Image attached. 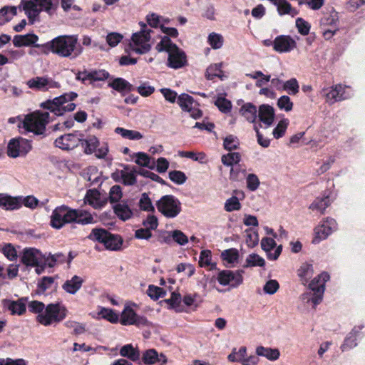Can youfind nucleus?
<instances>
[{
  "mask_svg": "<svg viewBox=\"0 0 365 365\" xmlns=\"http://www.w3.org/2000/svg\"><path fill=\"white\" fill-rule=\"evenodd\" d=\"M78 43L77 35H61L42 45H36V48L44 55L52 53L59 57L73 58L81 53Z\"/></svg>",
  "mask_w": 365,
  "mask_h": 365,
  "instance_id": "1",
  "label": "nucleus"
},
{
  "mask_svg": "<svg viewBox=\"0 0 365 365\" xmlns=\"http://www.w3.org/2000/svg\"><path fill=\"white\" fill-rule=\"evenodd\" d=\"M330 280V274L327 271H322L314 277L309 283L307 288L312 292H304L300 299L306 304H312L315 309L323 300L326 290V283Z\"/></svg>",
  "mask_w": 365,
  "mask_h": 365,
  "instance_id": "2",
  "label": "nucleus"
},
{
  "mask_svg": "<svg viewBox=\"0 0 365 365\" xmlns=\"http://www.w3.org/2000/svg\"><path fill=\"white\" fill-rule=\"evenodd\" d=\"M155 48L158 52L168 53V66L169 67L178 69L186 65L187 58L185 52L173 43L168 36H163L156 45Z\"/></svg>",
  "mask_w": 365,
  "mask_h": 365,
  "instance_id": "3",
  "label": "nucleus"
},
{
  "mask_svg": "<svg viewBox=\"0 0 365 365\" xmlns=\"http://www.w3.org/2000/svg\"><path fill=\"white\" fill-rule=\"evenodd\" d=\"M58 0H21L19 8L22 7L31 24L39 20L41 11L51 14L55 9Z\"/></svg>",
  "mask_w": 365,
  "mask_h": 365,
  "instance_id": "4",
  "label": "nucleus"
},
{
  "mask_svg": "<svg viewBox=\"0 0 365 365\" xmlns=\"http://www.w3.org/2000/svg\"><path fill=\"white\" fill-rule=\"evenodd\" d=\"M78 96L75 92L64 93L53 100H48L41 103L40 106L46 110H49L56 115L60 116L66 112L73 111L76 108V104L71 103Z\"/></svg>",
  "mask_w": 365,
  "mask_h": 365,
  "instance_id": "5",
  "label": "nucleus"
},
{
  "mask_svg": "<svg viewBox=\"0 0 365 365\" xmlns=\"http://www.w3.org/2000/svg\"><path fill=\"white\" fill-rule=\"evenodd\" d=\"M93 241L98 242L105 246L106 250L118 251L121 249L123 240L118 235L111 234L103 228H94L88 236Z\"/></svg>",
  "mask_w": 365,
  "mask_h": 365,
  "instance_id": "6",
  "label": "nucleus"
},
{
  "mask_svg": "<svg viewBox=\"0 0 365 365\" xmlns=\"http://www.w3.org/2000/svg\"><path fill=\"white\" fill-rule=\"evenodd\" d=\"M49 122V113L40 110L34 111L26 115L24 128L36 135H42L46 130V126Z\"/></svg>",
  "mask_w": 365,
  "mask_h": 365,
  "instance_id": "7",
  "label": "nucleus"
},
{
  "mask_svg": "<svg viewBox=\"0 0 365 365\" xmlns=\"http://www.w3.org/2000/svg\"><path fill=\"white\" fill-rule=\"evenodd\" d=\"M67 314V309L58 303L48 304L43 313L36 316V320L41 324L49 326L53 323L61 322Z\"/></svg>",
  "mask_w": 365,
  "mask_h": 365,
  "instance_id": "8",
  "label": "nucleus"
},
{
  "mask_svg": "<svg viewBox=\"0 0 365 365\" xmlns=\"http://www.w3.org/2000/svg\"><path fill=\"white\" fill-rule=\"evenodd\" d=\"M159 212L166 218H175L182 211L180 201L173 195H165L155 202Z\"/></svg>",
  "mask_w": 365,
  "mask_h": 365,
  "instance_id": "9",
  "label": "nucleus"
},
{
  "mask_svg": "<svg viewBox=\"0 0 365 365\" xmlns=\"http://www.w3.org/2000/svg\"><path fill=\"white\" fill-rule=\"evenodd\" d=\"M76 210L61 205L53 210L50 225L55 229H61L66 224L73 222L76 220Z\"/></svg>",
  "mask_w": 365,
  "mask_h": 365,
  "instance_id": "10",
  "label": "nucleus"
},
{
  "mask_svg": "<svg viewBox=\"0 0 365 365\" xmlns=\"http://www.w3.org/2000/svg\"><path fill=\"white\" fill-rule=\"evenodd\" d=\"M141 29L139 32L134 33L132 36V43H130L131 49L140 54L148 52L150 50L149 43L151 29H148L145 24L140 23Z\"/></svg>",
  "mask_w": 365,
  "mask_h": 365,
  "instance_id": "11",
  "label": "nucleus"
},
{
  "mask_svg": "<svg viewBox=\"0 0 365 365\" xmlns=\"http://www.w3.org/2000/svg\"><path fill=\"white\" fill-rule=\"evenodd\" d=\"M31 149V142L23 138H12L7 146V155L13 158L26 155Z\"/></svg>",
  "mask_w": 365,
  "mask_h": 365,
  "instance_id": "12",
  "label": "nucleus"
},
{
  "mask_svg": "<svg viewBox=\"0 0 365 365\" xmlns=\"http://www.w3.org/2000/svg\"><path fill=\"white\" fill-rule=\"evenodd\" d=\"M336 221L330 217L324 219L322 225L315 228V235L312 239V243L317 245L322 240L327 239L334 230H336Z\"/></svg>",
  "mask_w": 365,
  "mask_h": 365,
  "instance_id": "13",
  "label": "nucleus"
},
{
  "mask_svg": "<svg viewBox=\"0 0 365 365\" xmlns=\"http://www.w3.org/2000/svg\"><path fill=\"white\" fill-rule=\"evenodd\" d=\"M119 321L123 325H135L137 327H146L150 324L145 317L138 315L128 306L124 308Z\"/></svg>",
  "mask_w": 365,
  "mask_h": 365,
  "instance_id": "14",
  "label": "nucleus"
},
{
  "mask_svg": "<svg viewBox=\"0 0 365 365\" xmlns=\"http://www.w3.org/2000/svg\"><path fill=\"white\" fill-rule=\"evenodd\" d=\"M82 135L68 133L61 135L56 139L54 144L56 147L64 150H73L78 147L81 141Z\"/></svg>",
  "mask_w": 365,
  "mask_h": 365,
  "instance_id": "15",
  "label": "nucleus"
},
{
  "mask_svg": "<svg viewBox=\"0 0 365 365\" xmlns=\"http://www.w3.org/2000/svg\"><path fill=\"white\" fill-rule=\"evenodd\" d=\"M28 86L31 89L38 91H47L49 88H58L60 86L58 82L53 81L47 76H37L31 78L27 82Z\"/></svg>",
  "mask_w": 365,
  "mask_h": 365,
  "instance_id": "16",
  "label": "nucleus"
},
{
  "mask_svg": "<svg viewBox=\"0 0 365 365\" xmlns=\"http://www.w3.org/2000/svg\"><path fill=\"white\" fill-rule=\"evenodd\" d=\"M275 90L285 91L290 96H295L299 91V84L296 78L283 81L275 76Z\"/></svg>",
  "mask_w": 365,
  "mask_h": 365,
  "instance_id": "17",
  "label": "nucleus"
},
{
  "mask_svg": "<svg viewBox=\"0 0 365 365\" xmlns=\"http://www.w3.org/2000/svg\"><path fill=\"white\" fill-rule=\"evenodd\" d=\"M295 39L290 35H279L275 37V51L289 53L297 47Z\"/></svg>",
  "mask_w": 365,
  "mask_h": 365,
  "instance_id": "18",
  "label": "nucleus"
},
{
  "mask_svg": "<svg viewBox=\"0 0 365 365\" xmlns=\"http://www.w3.org/2000/svg\"><path fill=\"white\" fill-rule=\"evenodd\" d=\"M43 255L35 248L25 249L21 257V262L27 266H34L43 264Z\"/></svg>",
  "mask_w": 365,
  "mask_h": 365,
  "instance_id": "19",
  "label": "nucleus"
},
{
  "mask_svg": "<svg viewBox=\"0 0 365 365\" xmlns=\"http://www.w3.org/2000/svg\"><path fill=\"white\" fill-rule=\"evenodd\" d=\"M329 197L330 191L325 190L322 193V196L316 197V199L312 202L309 205V209L312 210H317L322 214H324L327 207H328L331 204Z\"/></svg>",
  "mask_w": 365,
  "mask_h": 365,
  "instance_id": "20",
  "label": "nucleus"
},
{
  "mask_svg": "<svg viewBox=\"0 0 365 365\" xmlns=\"http://www.w3.org/2000/svg\"><path fill=\"white\" fill-rule=\"evenodd\" d=\"M258 116L264 128H267L274 121V108L269 105L263 104L259 108Z\"/></svg>",
  "mask_w": 365,
  "mask_h": 365,
  "instance_id": "21",
  "label": "nucleus"
},
{
  "mask_svg": "<svg viewBox=\"0 0 365 365\" xmlns=\"http://www.w3.org/2000/svg\"><path fill=\"white\" fill-rule=\"evenodd\" d=\"M38 37L34 34H28L26 35H16L13 39V43L16 47L34 46L36 48Z\"/></svg>",
  "mask_w": 365,
  "mask_h": 365,
  "instance_id": "22",
  "label": "nucleus"
},
{
  "mask_svg": "<svg viewBox=\"0 0 365 365\" xmlns=\"http://www.w3.org/2000/svg\"><path fill=\"white\" fill-rule=\"evenodd\" d=\"M0 206L9 210H17L21 207V197L0 193Z\"/></svg>",
  "mask_w": 365,
  "mask_h": 365,
  "instance_id": "23",
  "label": "nucleus"
},
{
  "mask_svg": "<svg viewBox=\"0 0 365 365\" xmlns=\"http://www.w3.org/2000/svg\"><path fill=\"white\" fill-rule=\"evenodd\" d=\"M100 192L96 190H88L84 198L86 203H88L95 209H100L106 204V201L101 199Z\"/></svg>",
  "mask_w": 365,
  "mask_h": 365,
  "instance_id": "24",
  "label": "nucleus"
},
{
  "mask_svg": "<svg viewBox=\"0 0 365 365\" xmlns=\"http://www.w3.org/2000/svg\"><path fill=\"white\" fill-rule=\"evenodd\" d=\"M113 208L114 213L123 221L130 219L133 215L132 210L125 201L116 203Z\"/></svg>",
  "mask_w": 365,
  "mask_h": 365,
  "instance_id": "25",
  "label": "nucleus"
},
{
  "mask_svg": "<svg viewBox=\"0 0 365 365\" xmlns=\"http://www.w3.org/2000/svg\"><path fill=\"white\" fill-rule=\"evenodd\" d=\"M84 279L81 277L74 275L63 283L62 288L66 292L75 294L81 288Z\"/></svg>",
  "mask_w": 365,
  "mask_h": 365,
  "instance_id": "26",
  "label": "nucleus"
},
{
  "mask_svg": "<svg viewBox=\"0 0 365 365\" xmlns=\"http://www.w3.org/2000/svg\"><path fill=\"white\" fill-rule=\"evenodd\" d=\"M275 7L279 16L288 14L294 17L299 12V10L293 8L287 0H275Z\"/></svg>",
  "mask_w": 365,
  "mask_h": 365,
  "instance_id": "27",
  "label": "nucleus"
},
{
  "mask_svg": "<svg viewBox=\"0 0 365 365\" xmlns=\"http://www.w3.org/2000/svg\"><path fill=\"white\" fill-rule=\"evenodd\" d=\"M275 139L282 138L289 125V120L284 117L283 114H275Z\"/></svg>",
  "mask_w": 365,
  "mask_h": 365,
  "instance_id": "28",
  "label": "nucleus"
},
{
  "mask_svg": "<svg viewBox=\"0 0 365 365\" xmlns=\"http://www.w3.org/2000/svg\"><path fill=\"white\" fill-rule=\"evenodd\" d=\"M108 86L113 89L123 93L130 92L134 90V87L128 81L123 78H115L108 83Z\"/></svg>",
  "mask_w": 365,
  "mask_h": 365,
  "instance_id": "29",
  "label": "nucleus"
},
{
  "mask_svg": "<svg viewBox=\"0 0 365 365\" xmlns=\"http://www.w3.org/2000/svg\"><path fill=\"white\" fill-rule=\"evenodd\" d=\"M120 355L131 360L137 361L140 360V353L138 347H134L131 344L123 346L120 349Z\"/></svg>",
  "mask_w": 365,
  "mask_h": 365,
  "instance_id": "30",
  "label": "nucleus"
},
{
  "mask_svg": "<svg viewBox=\"0 0 365 365\" xmlns=\"http://www.w3.org/2000/svg\"><path fill=\"white\" fill-rule=\"evenodd\" d=\"M80 143L84 149V153L88 155L95 153L100 145L98 139L94 135H90L86 139L81 138Z\"/></svg>",
  "mask_w": 365,
  "mask_h": 365,
  "instance_id": "31",
  "label": "nucleus"
},
{
  "mask_svg": "<svg viewBox=\"0 0 365 365\" xmlns=\"http://www.w3.org/2000/svg\"><path fill=\"white\" fill-rule=\"evenodd\" d=\"M341 84L336 85L326 94L327 100L332 101V103L340 101L346 98L344 96V91Z\"/></svg>",
  "mask_w": 365,
  "mask_h": 365,
  "instance_id": "32",
  "label": "nucleus"
},
{
  "mask_svg": "<svg viewBox=\"0 0 365 365\" xmlns=\"http://www.w3.org/2000/svg\"><path fill=\"white\" fill-rule=\"evenodd\" d=\"M313 265L309 262H304L302 264V266L297 270V274L299 277L302 280V284L305 285L308 281L309 278L313 274Z\"/></svg>",
  "mask_w": 365,
  "mask_h": 365,
  "instance_id": "33",
  "label": "nucleus"
},
{
  "mask_svg": "<svg viewBox=\"0 0 365 365\" xmlns=\"http://www.w3.org/2000/svg\"><path fill=\"white\" fill-rule=\"evenodd\" d=\"M160 361L161 359L155 349H147L142 354V361L145 365H153Z\"/></svg>",
  "mask_w": 365,
  "mask_h": 365,
  "instance_id": "34",
  "label": "nucleus"
},
{
  "mask_svg": "<svg viewBox=\"0 0 365 365\" xmlns=\"http://www.w3.org/2000/svg\"><path fill=\"white\" fill-rule=\"evenodd\" d=\"M276 105L280 110L287 113L292 111L294 107V103L287 95H282L277 98Z\"/></svg>",
  "mask_w": 365,
  "mask_h": 365,
  "instance_id": "35",
  "label": "nucleus"
},
{
  "mask_svg": "<svg viewBox=\"0 0 365 365\" xmlns=\"http://www.w3.org/2000/svg\"><path fill=\"white\" fill-rule=\"evenodd\" d=\"M242 115L251 123L255 122L257 118V108L252 103H246L240 109Z\"/></svg>",
  "mask_w": 365,
  "mask_h": 365,
  "instance_id": "36",
  "label": "nucleus"
},
{
  "mask_svg": "<svg viewBox=\"0 0 365 365\" xmlns=\"http://www.w3.org/2000/svg\"><path fill=\"white\" fill-rule=\"evenodd\" d=\"M177 103L183 111L187 112L193 106L195 101L191 96L181 93L178 97Z\"/></svg>",
  "mask_w": 365,
  "mask_h": 365,
  "instance_id": "37",
  "label": "nucleus"
},
{
  "mask_svg": "<svg viewBox=\"0 0 365 365\" xmlns=\"http://www.w3.org/2000/svg\"><path fill=\"white\" fill-rule=\"evenodd\" d=\"M138 206L141 210L151 212H155V207L148 192L141 194L138 201Z\"/></svg>",
  "mask_w": 365,
  "mask_h": 365,
  "instance_id": "38",
  "label": "nucleus"
},
{
  "mask_svg": "<svg viewBox=\"0 0 365 365\" xmlns=\"http://www.w3.org/2000/svg\"><path fill=\"white\" fill-rule=\"evenodd\" d=\"M115 133L120 135L123 138L129 140H140L143 138V135L137 131L133 130H127L123 128L117 127L115 129Z\"/></svg>",
  "mask_w": 365,
  "mask_h": 365,
  "instance_id": "39",
  "label": "nucleus"
},
{
  "mask_svg": "<svg viewBox=\"0 0 365 365\" xmlns=\"http://www.w3.org/2000/svg\"><path fill=\"white\" fill-rule=\"evenodd\" d=\"M8 309L11 312L12 314H23L26 309L24 299L22 298L17 301H9Z\"/></svg>",
  "mask_w": 365,
  "mask_h": 365,
  "instance_id": "40",
  "label": "nucleus"
},
{
  "mask_svg": "<svg viewBox=\"0 0 365 365\" xmlns=\"http://www.w3.org/2000/svg\"><path fill=\"white\" fill-rule=\"evenodd\" d=\"M43 264H46L49 267H54L57 263H63L66 260V257L62 253H56L54 255H48L46 257L43 255Z\"/></svg>",
  "mask_w": 365,
  "mask_h": 365,
  "instance_id": "41",
  "label": "nucleus"
},
{
  "mask_svg": "<svg viewBox=\"0 0 365 365\" xmlns=\"http://www.w3.org/2000/svg\"><path fill=\"white\" fill-rule=\"evenodd\" d=\"M265 264L264 259L257 254L249 255L245 260L244 267H263Z\"/></svg>",
  "mask_w": 365,
  "mask_h": 365,
  "instance_id": "42",
  "label": "nucleus"
},
{
  "mask_svg": "<svg viewBox=\"0 0 365 365\" xmlns=\"http://www.w3.org/2000/svg\"><path fill=\"white\" fill-rule=\"evenodd\" d=\"M54 283V278L52 277H43L38 282L36 293L41 294L45 292L46 290L51 289Z\"/></svg>",
  "mask_w": 365,
  "mask_h": 365,
  "instance_id": "43",
  "label": "nucleus"
},
{
  "mask_svg": "<svg viewBox=\"0 0 365 365\" xmlns=\"http://www.w3.org/2000/svg\"><path fill=\"white\" fill-rule=\"evenodd\" d=\"M136 159L135 163L144 167L153 168L155 164L154 160H152L146 153L139 152L135 154Z\"/></svg>",
  "mask_w": 365,
  "mask_h": 365,
  "instance_id": "44",
  "label": "nucleus"
},
{
  "mask_svg": "<svg viewBox=\"0 0 365 365\" xmlns=\"http://www.w3.org/2000/svg\"><path fill=\"white\" fill-rule=\"evenodd\" d=\"M76 220L74 221L81 225L92 224L94 222L93 217L91 214L88 212L76 210Z\"/></svg>",
  "mask_w": 365,
  "mask_h": 365,
  "instance_id": "45",
  "label": "nucleus"
},
{
  "mask_svg": "<svg viewBox=\"0 0 365 365\" xmlns=\"http://www.w3.org/2000/svg\"><path fill=\"white\" fill-rule=\"evenodd\" d=\"M295 26L298 33L302 36H307L309 34L311 24L302 17H297L295 20Z\"/></svg>",
  "mask_w": 365,
  "mask_h": 365,
  "instance_id": "46",
  "label": "nucleus"
},
{
  "mask_svg": "<svg viewBox=\"0 0 365 365\" xmlns=\"http://www.w3.org/2000/svg\"><path fill=\"white\" fill-rule=\"evenodd\" d=\"M135 173V169L130 170L128 168H125V170L121 172L123 183L126 185H134L136 182Z\"/></svg>",
  "mask_w": 365,
  "mask_h": 365,
  "instance_id": "47",
  "label": "nucleus"
},
{
  "mask_svg": "<svg viewBox=\"0 0 365 365\" xmlns=\"http://www.w3.org/2000/svg\"><path fill=\"white\" fill-rule=\"evenodd\" d=\"M87 76L91 83L93 81H104L109 77V73L105 70H94L88 71Z\"/></svg>",
  "mask_w": 365,
  "mask_h": 365,
  "instance_id": "48",
  "label": "nucleus"
},
{
  "mask_svg": "<svg viewBox=\"0 0 365 365\" xmlns=\"http://www.w3.org/2000/svg\"><path fill=\"white\" fill-rule=\"evenodd\" d=\"M99 314L102 318L107 319L111 323H116L119 321V316L113 309L107 308H101Z\"/></svg>",
  "mask_w": 365,
  "mask_h": 365,
  "instance_id": "49",
  "label": "nucleus"
},
{
  "mask_svg": "<svg viewBox=\"0 0 365 365\" xmlns=\"http://www.w3.org/2000/svg\"><path fill=\"white\" fill-rule=\"evenodd\" d=\"M122 196V189L120 185H115L110 187L109 191V201L110 203H118Z\"/></svg>",
  "mask_w": 365,
  "mask_h": 365,
  "instance_id": "50",
  "label": "nucleus"
},
{
  "mask_svg": "<svg viewBox=\"0 0 365 365\" xmlns=\"http://www.w3.org/2000/svg\"><path fill=\"white\" fill-rule=\"evenodd\" d=\"M169 236L180 245H185L188 242V237L181 230H173L169 233Z\"/></svg>",
  "mask_w": 365,
  "mask_h": 365,
  "instance_id": "51",
  "label": "nucleus"
},
{
  "mask_svg": "<svg viewBox=\"0 0 365 365\" xmlns=\"http://www.w3.org/2000/svg\"><path fill=\"white\" fill-rule=\"evenodd\" d=\"M221 257L225 261L229 263H233L238 259L239 252L237 249L231 248L224 250L221 254Z\"/></svg>",
  "mask_w": 365,
  "mask_h": 365,
  "instance_id": "52",
  "label": "nucleus"
},
{
  "mask_svg": "<svg viewBox=\"0 0 365 365\" xmlns=\"http://www.w3.org/2000/svg\"><path fill=\"white\" fill-rule=\"evenodd\" d=\"M240 160V154L239 153H230L224 155L222 157V163L227 166H231L233 164L239 163Z\"/></svg>",
  "mask_w": 365,
  "mask_h": 365,
  "instance_id": "53",
  "label": "nucleus"
},
{
  "mask_svg": "<svg viewBox=\"0 0 365 365\" xmlns=\"http://www.w3.org/2000/svg\"><path fill=\"white\" fill-rule=\"evenodd\" d=\"M147 294L151 299L157 300L160 297H163L165 295V292L161 287L149 285Z\"/></svg>",
  "mask_w": 365,
  "mask_h": 365,
  "instance_id": "54",
  "label": "nucleus"
},
{
  "mask_svg": "<svg viewBox=\"0 0 365 365\" xmlns=\"http://www.w3.org/2000/svg\"><path fill=\"white\" fill-rule=\"evenodd\" d=\"M208 43L213 49H218L222 46L223 38L220 34L211 33L208 36Z\"/></svg>",
  "mask_w": 365,
  "mask_h": 365,
  "instance_id": "55",
  "label": "nucleus"
},
{
  "mask_svg": "<svg viewBox=\"0 0 365 365\" xmlns=\"http://www.w3.org/2000/svg\"><path fill=\"white\" fill-rule=\"evenodd\" d=\"M215 105L219 108V110L225 113H227L231 110L232 104L231 102L223 97H219L215 101Z\"/></svg>",
  "mask_w": 365,
  "mask_h": 365,
  "instance_id": "56",
  "label": "nucleus"
},
{
  "mask_svg": "<svg viewBox=\"0 0 365 365\" xmlns=\"http://www.w3.org/2000/svg\"><path fill=\"white\" fill-rule=\"evenodd\" d=\"M241 208V204L236 196H232L227 199L225 203V210L227 212L239 210Z\"/></svg>",
  "mask_w": 365,
  "mask_h": 365,
  "instance_id": "57",
  "label": "nucleus"
},
{
  "mask_svg": "<svg viewBox=\"0 0 365 365\" xmlns=\"http://www.w3.org/2000/svg\"><path fill=\"white\" fill-rule=\"evenodd\" d=\"M46 307L41 302L34 300L31 301L28 304V309L30 312L34 314H38V315L43 313Z\"/></svg>",
  "mask_w": 365,
  "mask_h": 365,
  "instance_id": "58",
  "label": "nucleus"
},
{
  "mask_svg": "<svg viewBox=\"0 0 365 365\" xmlns=\"http://www.w3.org/2000/svg\"><path fill=\"white\" fill-rule=\"evenodd\" d=\"M169 178L171 181L178 185L183 184L187 180L185 174L183 172L179 170L170 171L169 173Z\"/></svg>",
  "mask_w": 365,
  "mask_h": 365,
  "instance_id": "59",
  "label": "nucleus"
},
{
  "mask_svg": "<svg viewBox=\"0 0 365 365\" xmlns=\"http://www.w3.org/2000/svg\"><path fill=\"white\" fill-rule=\"evenodd\" d=\"M212 255L210 250H202L200 252L199 264L200 267H207L211 265L212 267L215 266V264H212Z\"/></svg>",
  "mask_w": 365,
  "mask_h": 365,
  "instance_id": "60",
  "label": "nucleus"
},
{
  "mask_svg": "<svg viewBox=\"0 0 365 365\" xmlns=\"http://www.w3.org/2000/svg\"><path fill=\"white\" fill-rule=\"evenodd\" d=\"M356 337L353 335V332H349L344 340L343 344L341 345L342 351H345L349 349L355 347L357 344L356 343Z\"/></svg>",
  "mask_w": 365,
  "mask_h": 365,
  "instance_id": "61",
  "label": "nucleus"
},
{
  "mask_svg": "<svg viewBox=\"0 0 365 365\" xmlns=\"http://www.w3.org/2000/svg\"><path fill=\"white\" fill-rule=\"evenodd\" d=\"M232 278V271L223 270L220 272L217 276V280L221 285L226 286L231 282Z\"/></svg>",
  "mask_w": 365,
  "mask_h": 365,
  "instance_id": "62",
  "label": "nucleus"
},
{
  "mask_svg": "<svg viewBox=\"0 0 365 365\" xmlns=\"http://www.w3.org/2000/svg\"><path fill=\"white\" fill-rule=\"evenodd\" d=\"M223 145L226 150H232L237 148L239 142L237 137L230 135L224 139Z\"/></svg>",
  "mask_w": 365,
  "mask_h": 365,
  "instance_id": "63",
  "label": "nucleus"
},
{
  "mask_svg": "<svg viewBox=\"0 0 365 365\" xmlns=\"http://www.w3.org/2000/svg\"><path fill=\"white\" fill-rule=\"evenodd\" d=\"M160 91L167 101L174 103L176 100L178 101V93L175 91L170 88H163L160 89Z\"/></svg>",
  "mask_w": 365,
  "mask_h": 365,
  "instance_id": "64",
  "label": "nucleus"
}]
</instances>
